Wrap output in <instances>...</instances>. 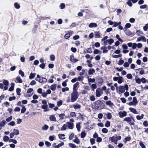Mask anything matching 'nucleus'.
Returning a JSON list of instances; mask_svg holds the SVG:
<instances>
[{
  "label": "nucleus",
  "instance_id": "obj_1",
  "mask_svg": "<svg viewBox=\"0 0 148 148\" xmlns=\"http://www.w3.org/2000/svg\"><path fill=\"white\" fill-rule=\"evenodd\" d=\"M105 105L100 100L95 101L92 105V108L95 110L102 109L105 107Z\"/></svg>",
  "mask_w": 148,
  "mask_h": 148
},
{
  "label": "nucleus",
  "instance_id": "obj_2",
  "mask_svg": "<svg viewBox=\"0 0 148 148\" xmlns=\"http://www.w3.org/2000/svg\"><path fill=\"white\" fill-rule=\"evenodd\" d=\"M35 80L40 83L42 84L46 83L47 81L46 78L42 77L39 75H37V77L36 78Z\"/></svg>",
  "mask_w": 148,
  "mask_h": 148
},
{
  "label": "nucleus",
  "instance_id": "obj_3",
  "mask_svg": "<svg viewBox=\"0 0 148 148\" xmlns=\"http://www.w3.org/2000/svg\"><path fill=\"white\" fill-rule=\"evenodd\" d=\"M78 94L77 91H73L71 95V100L72 102H73L76 100L79 96Z\"/></svg>",
  "mask_w": 148,
  "mask_h": 148
},
{
  "label": "nucleus",
  "instance_id": "obj_4",
  "mask_svg": "<svg viewBox=\"0 0 148 148\" xmlns=\"http://www.w3.org/2000/svg\"><path fill=\"white\" fill-rule=\"evenodd\" d=\"M128 86L127 85L125 84L124 86H120L119 87V94L124 93L125 90L127 91L128 90Z\"/></svg>",
  "mask_w": 148,
  "mask_h": 148
},
{
  "label": "nucleus",
  "instance_id": "obj_5",
  "mask_svg": "<svg viewBox=\"0 0 148 148\" xmlns=\"http://www.w3.org/2000/svg\"><path fill=\"white\" fill-rule=\"evenodd\" d=\"M124 121H127L130 125H133L134 124V120L133 118L132 120L130 117H126L124 119Z\"/></svg>",
  "mask_w": 148,
  "mask_h": 148
},
{
  "label": "nucleus",
  "instance_id": "obj_6",
  "mask_svg": "<svg viewBox=\"0 0 148 148\" xmlns=\"http://www.w3.org/2000/svg\"><path fill=\"white\" fill-rule=\"evenodd\" d=\"M119 114L120 117L123 118L126 116L127 115V114L126 112L125 111H120L119 112Z\"/></svg>",
  "mask_w": 148,
  "mask_h": 148
},
{
  "label": "nucleus",
  "instance_id": "obj_7",
  "mask_svg": "<svg viewBox=\"0 0 148 148\" xmlns=\"http://www.w3.org/2000/svg\"><path fill=\"white\" fill-rule=\"evenodd\" d=\"M72 32L71 31H69L68 33L66 34L64 36V38L66 39H68L72 35Z\"/></svg>",
  "mask_w": 148,
  "mask_h": 148
},
{
  "label": "nucleus",
  "instance_id": "obj_8",
  "mask_svg": "<svg viewBox=\"0 0 148 148\" xmlns=\"http://www.w3.org/2000/svg\"><path fill=\"white\" fill-rule=\"evenodd\" d=\"M66 124L68 125V127L69 129H72L73 127V123L70 122H67Z\"/></svg>",
  "mask_w": 148,
  "mask_h": 148
},
{
  "label": "nucleus",
  "instance_id": "obj_9",
  "mask_svg": "<svg viewBox=\"0 0 148 148\" xmlns=\"http://www.w3.org/2000/svg\"><path fill=\"white\" fill-rule=\"evenodd\" d=\"M97 24L94 23H90L88 25V27L90 28H92L93 27H97Z\"/></svg>",
  "mask_w": 148,
  "mask_h": 148
},
{
  "label": "nucleus",
  "instance_id": "obj_10",
  "mask_svg": "<svg viewBox=\"0 0 148 148\" xmlns=\"http://www.w3.org/2000/svg\"><path fill=\"white\" fill-rule=\"evenodd\" d=\"M79 85V83L78 82H77L73 85V91H77L76 89L77 87Z\"/></svg>",
  "mask_w": 148,
  "mask_h": 148
},
{
  "label": "nucleus",
  "instance_id": "obj_11",
  "mask_svg": "<svg viewBox=\"0 0 148 148\" xmlns=\"http://www.w3.org/2000/svg\"><path fill=\"white\" fill-rule=\"evenodd\" d=\"M106 105L109 106L110 107H112L114 106L113 103L110 101H108L106 102Z\"/></svg>",
  "mask_w": 148,
  "mask_h": 148
},
{
  "label": "nucleus",
  "instance_id": "obj_12",
  "mask_svg": "<svg viewBox=\"0 0 148 148\" xmlns=\"http://www.w3.org/2000/svg\"><path fill=\"white\" fill-rule=\"evenodd\" d=\"M129 110L130 111L133 112L134 114H138V113L137 111L136 110V109L134 108H129Z\"/></svg>",
  "mask_w": 148,
  "mask_h": 148
},
{
  "label": "nucleus",
  "instance_id": "obj_13",
  "mask_svg": "<svg viewBox=\"0 0 148 148\" xmlns=\"http://www.w3.org/2000/svg\"><path fill=\"white\" fill-rule=\"evenodd\" d=\"M49 119L51 121H56V119L54 115H51L49 117Z\"/></svg>",
  "mask_w": 148,
  "mask_h": 148
},
{
  "label": "nucleus",
  "instance_id": "obj_14",
  "mask_svg": "<svg viewBox=\"0 0 148 148\" xmlns=\"http://www.w3.org/2000/svg\"><path fill=\"white\" fill-rule=\"evenodd\" d=\"M14 85L15 84L14 83H12L11 84V86L9 88V91H12L14 90Z\"/></svg>",
  "mask_w": 148,
  "mask_h": 148
},
{
  "label": "nucleus",
  "instance_id": "obj_15",
  "mask_svg": "<svg viewBox=\"0 0 148 148\" xmlns=\"http://www.w3.org/2000/svg\"><path fill=\"white\" fill-rule=\"evenodd\" d=\"M135 79L136 83L140 84L141 82V80L137 76H136L135 77Z\"/></svg>",
  "mask_w": 148,
  "mask_h": 148
},
{
  "label": "nucleus",
  "instance_id": "obj_16",
  "mask_svg": "<svg viewBox=\"0 0 148 148\" xmlns=\"http://www.w3.org/2000/svg\"><path fill=\"white\" fill-rule=\"evenodd\" d=\"M41 107L44 110V112H46L49 111V110L47 109V108H48L47 105H42L41 106Z\"/></svg>",
  "mask_w": 148,
  "mask_h": 148
},
{
  "label": "nucleus",
  "instance_id": "obj_17",
  "mask_svg": "<svg viewBox=\"0 0 148 148\" xmlns=\"http://www.w3.org/2000/svg\"><path fill=\"white\" fill-rule=\"evenodd\" d=\"M59 138L62 140L65 139V135L64 134H59L58 135Z\"/></svg>",
  "mask_w": 148,
  "mask_h": 148
},
{
  "label": "nucleus",
  "instance_id": "obj_18",
  "mask_svg": "<svg viewBox=\"0 0 148 148\" xmlns=\"http://www.w3.org/2000/svg\"><path fill=\"white\" fill-rule=\"evenodd\" d=\"M95 71V70L93 69H90L88 71V74L89 75H92Z\"/></svg>",
  "mask_w": 148,
  "mask_h": 148
},
{
  "label": "nucleus",
  "instance_id": "obj_19",
  "mask_svg": "<svg viewBox=\"0 0 148 148\" xmlns=\"http://www.w3.org/2000/svg\"><path fill=\"white\" fill-rule=\"evenodd\" d=\"M81 106L80 105L78 104L74 105L73 106V108L75 109H80L81 108Z\"/></svg>",
  "mask_w": 148,
  "mask_h": 148
},
{
  "label": "nucleus",
  "instance_id": "obj_20",
  "mask_svg": "<svg viewBox=\"0 0 148 148\" xmlns=\"http://www.w3.org/2000/svg\"><path fill=\"white\" fill-rule=\"evenodd\" d=\"M36 75V73H31L29 76V78L30 79H33Z\"/></svg>",
  "mask_w": 148,
  "mask_h": 148
},
{
  "label": "nucleus",
  "instance_id": "obj_21",
  "mask_svg": "<svg viewBox=\"0 0 148 148\" xmlns=\"http://www.w3.org/2000/svg\"><path fill=\"white\" fill-rule=\"evenodd\" d=\"M16 80L19 83H22L23 82L22 80L21 79V77L20 76H18L16 78Z\"/></svg>",
  "mask_w": 148,
  "mask_h": 148
},
{
  "label": "nucleus",
  "instance_id": "obj_22",
  "mask_svg": "<svg viewBox=\"0 0 148 148\" xmlns=\"http://www.w3.org/2000/svg\"><path fill=\"white\" fill-rule=\"evenodd\" d=\"M67 127V125L66 124L63 125V126L61 128V130L63 131L65 130H66Z\"/></svg>",
  "mask_w": 148,
  "mask_h": 148
},
{
  "label": "nucleus",
  "instance_id": "obj_23",
  "mask_svg": "<svg viewBox=\"0 0 148 148\" xmlns=\"http://www.w3.org/2000/svg\"><path fill=\"white\" fill-rule=\"evenodd\" d=\"M64 143L63 142H62L58 144V145L54 146L55 148H59L61 146L64 145Z\"/></svg>",
  "mask_w": 148,
  "mask_h": 148
},
{
  "label": "nucleus",
  "instance_id": "obj_24",
  "mask_svg": "<svg viewBox=\"0 0 148 148\" xmlns=\"http://www.w3.org/2000/svg\"><path fill=\"white\" fill-rule=\"evenodd\" d=\"M70 60L71 61V62L73 63L76 62H77L78 61V60H77L76 59L74 58L73 56V57H71V58Z\"/></svg>",
  "mask_w": 148,
  "mask_h": 148
},
{
  "label": "nucleus",
  "instance_id": "obj_25",
  "mask_svg": "<svg viewBox=\"0 0 148 148\" xmlns=\"http://www.w3.org/2000/svg\"><path fill=\"white\" fill-rule=\"evenodd\" d=\"M144 114H142L141 116L137 115L136 116V118L137 120H140L142 119H143V118Z\"/></svg>",
  "mask_w": 148,
  "mask_h": 148
},
{
  "label": "nucleus",
  "instance_id": "obj_26",
  "mask_svg": "<svg viewBox=\"0 0 148 148\" xmlns=\"http://www.w3.org/2000/svg\"><path fill=\"white\" fill-rule=\"evenodd\" d=\"M13 131L14 132V133L16 135H18L19 134V131L17 129L16 130L15 129H14L13 130Z\"/></svg>",
  "mask_w": 148,
  "mask_h": 148
},
{
  "label": "nucleus",
  "instance_id": "obj_27",
  "mask_svg": "<svg viewBox=\"0 0 148 148\" xmlns=\"http://www.w3.org/2000/svg\"><path fill=\"white\" fill-rule=\"evenodd\" d=\"M3 83L5 86H8L9 83L8 81L7 80L3 79Z\"/></svg>",
  "mask_w": 148,
  "mask_h": 148
},
{
  "label": "nucleus",
  "instance_id": "obj_28",
  "mask_svg": "<svg viewBox=\"0 0 148 148\" xmlns=\"http://www.w3.org/2000/svg\"><path fill=\"white\" fill-rule=\"evenodd\" d=\"M95 36L96 38H100V34L98 32H95Z\"/></svg>",
  "mask_w": 148,
  "mask_h": 148
},
{
  "label": "nucleus",
  "instance_id": "obj_29",
  "mask_svg": "<svg viewBox=\"0 0 148 148\" xmlns=\"http://www.w3.org/2000/svg\"><path fill=\"white\" fill-rule=\"evenodd\" d=\"M3 140L6 142H7L9 140V137L5 135L3 137Z\"/></svg>",
  "mask_w": 148,
  "mask_h": 148
},
{
  "label": "nucleus",
  "instance_id": "obj_30",
  "mask_svg": "<svg viewBox=\"0 0 148 148\" xmlns=\"http://www.w3.org/2000/svg\"><path fill=\"white\" fill-rule=\"evenodd\" d=\"M56 88V85L53 84L51 86V89L52 91H54Z\"/></svg>",
  "mask_w": 148,
  "mask_h": 148
},
{
  "label": "nucleus",
  "instance_id": "obj_31",
  "mask_svg": "<svg viewBox=\"0 0 148 148\" xmlns=\"http://www.w3.org/2000/svg\"><path fill=\"white\" fill-rule=\"evenodd\" d=\"M123 78L122 77H119L118 80V82L119 84H121L123 82Z\"/></svg>",
  "mask_w": 148,
  "mask_h": 148
},
{
  "label": "nucleus",
  "instance_id": "obj_32",
  "mask_svg": "<svg viewBox=\"0 0 148 148\" xmlns=\"http://www.w3.org/2000/svg\"><path fill=\"white\" fill-rule=\"evenodd\" d=\"M136 33L138 36L140 35V34H143V32L140 30H137Z\"/></svg>",
  "mask_w": 148,
  "mask_h": 148
},
{
  "label": "nucleus",
  "instance_id": "obj_33",
  "mask_svg": "<svg viewBox=\"0 0 148 148\" xmlns=\"http://www.w3.org/2000/svg\"><path fill=\"white\" fill-rule=\"evenodd\" d=\"M6 123V122L5 120H3L2 121L0 122V126L3 127Z\"/></svg>",
  "mask_w": 148,
  "mask_h": 148
},
{
  "label": "nucleus",
  "instance_id": "obj_34",
  "mask_svg": "<svg viewBox=\"0 0 148 148\" xmlns=\"http://www.w3.org/2000/svg\"><path fill=\"white\" fill-rule=\"evenodd\" d=\"M107 41H108V44L110 45H111L112 43H113L114 42V40L111 38L108 40H107Z\"/></svg>",
  "mask_w": 148,
  "mask_h": 148
},
{
  "label": "nucleus",
  "instance_id": "obj_35",
  "mask_svg": "<svg viewBox=\"0 0 148 148\" xmlns=\"http://www.w3.org/2000/svg\"><path fill=\"white\" fill-rule=\"evenodd\" d=\"M133 102L134 103V105H136L138 103V101H137L136 97H134L133 98Z\"/></svg>",
  "mask_w": 148,
  "mask_h": 148
},
{
  "label": "nucleus",
  "instance_id": "obj_36",
  "mask_svg": "<svg viewBox=\"0 0 148 148\" xmlns=\"http://www.w3.org/2000/svg\"><path fill=\"white\" fill-rule=\"evenodd\" d=\"M80 123H78L76 125V127L78 132H79L80 131V129L81 127Z\"/></svg>",
  "mask_w": 148,
  "mask_h": 148
},
{
  "label": "nucleus",
  "instance_id": "obj_37",
  "mask_svg": "<svg viewBox=\"0 0 148 148\" xmlns=\"http://www.w3.org/2000/svg\"><path fill=\"white\" fill-rule=\"evenodd\" d=\"M107 118L108 119H111L112 116L110 113L108 112L107 114Z\"/></svg>",
  "mask_w": 148,
  "mask_h": 148
},
{
  "label": "nucleus",
  "instance_id": "obj_38",
  "mask_svg": "<svg viewBox=\"0 0 148 148\" xmlns=\"http://www.w3.org/2000/svg\"><path fill=\"white\" fill-rule=\"evenodd\" d=\"M105 125L106 127H109L110 126V122L108 121H106Z\"/></svg>",
  "mask_w": 148,
  "mask_h": 148
},
{
  "label": "nucleus",
  "instance_id": "obj_39",
  "mask_svg": "<svg viewBox=\"0 0 148 148\" xmlns=\"http://www.w3.org/2000/svg\"><path fill=\"white\" fill-rule=\"evenodd\" d=\"M88 80L89 82H94L95 81V78L92 79L91 78H88Z\"/></svg>",
  "mask_w": 148,
  "mask_h": 148
},
{
  "label": "nucleus",
  "instance_id": "obj_40",
  "mask_svg": "<svg viewBox=\"0 0 148 148\" xmlns=\"http://www.w3.org/2000/svg\"><path fill=\"white\" fill-rule=\"evenodd\" d=\"M69 147H71L72 148H75L76 147V145L72 143H69Z\"/></svg>",
  "mask_w": 148,
  "mask_h": 148
},
{
  "label": "nucleus",
  "instance_id": "obj_41",
  "mask_svg": "<svg viewBox=\"0 0 148 148\" xmlns=\"http://www.w3.org/2000/svg\"><path fill=\"white\" fill-rule=\"evenodd\" d=\"M91 87L92 90H94V89L97 88V86L95 84H92L91 86Z\"/></svg>",
  "mask_w": 148,
  "mask_h": 148
},
{
  "label": "nucleus",
  "instance_id": "obj_42",
  "mask_svg": "<svg viewBox=\"0 0 148 148\" xmlns=\"http://www.w3.org/2000/svg\"><path fill=\"white\" fill-rule=\"evenodd\" d=\"M70 114L71 117H75L76 116V115L75 114V113L74 112H71L70 113Z\"/></svg>",
  "mask_w": 148,
  "mask_h": 148
},
{
  "label": "nucleus",
  "instance_id": "obj_43",
  "mask_svg": "<svg viewBox=\"0 0 148 148\" xmlns=\"http://www.w3.org/2000/svg\"><path fill=\"white\" fill-rule=\"evenodd\" d=\"M21 91V89L20 88H18L16 89V92L18 95H21L20 92Z\"/></svg>",
  "mask_w": 148,
  "mask_h": 148
},
{
  "label": "nucleus",
  "instance_id": "obj_44",
  "mask_svg": "<svg viewBox=\"0 0 148 148\" xmlns=\"http://www.w3.org/2000/svg\"><path fill=\"white\" fill-rule=\"evenodd\" d=\"M90 99L91 101H94L95 100V98L94 95H92L90 96Z\"/></svg>",
  "mask_w": 148,
  "mask_h": 148
},
{
  "label": "nucleus",
  "instance_id": "obj_45",
  "mask_svg": "<svg viewBox=\"0 0 148 148\" xmlns=\"http://www.w3.org/2000/svg\"><path fill=\"white\" fill-rule=\"evenodd\" d=\"M49 128V127L47 125H45L44 126L42 127V129L43 130H47Z\"/></svg>",
  "mask_w": 148,
  "mask_h": 148
},
{
  "label": "nucleus",
  "instance_id": "obj_46",
  "mask_svg": "<svg viewBox=\"0 0 148 148\" xmlns=\"http://www.w3.org/2000/svg\"><path fill=\"white\" fill-rule=\"evenodd\" d=\"M9 142H12L15 144H16L17 143V141L14 139H10L9 141Z\"/></svg>",
  "mask_w": 148,
  "mask_h": 148
},
{
  "label": "nucleus",
  "instance_id": "obj_47",
  "mask_svg": "<svg viewBox=\"0 0 148 148\" xmlns=\"http://www.w3.org/2000/svg\"><path fill=\"white\" fill-rule=\"evenodd\" d=\"M86 135V134L85 132H82L81 133V137L82 138H84Z\"/></svg>",
  "mask_w": 148,
  "mask_h": 148
},
{
  "label": "nucleus",
  "instance_id": "obj_48",
  "mask_svg": "<svg viewBox=\"0 0 148 148\" xmlns=\"http://www.w3.org/2000/svg\"><path fill=\"white\" fill-rule=\"evenodd\" d=\"M96 96L98 97H99L101 95V94H100V93L99 90L97 89L96 90Z\"/></svg>",
  "mask_w": 148,
  "mask_h": 148
},
{
  "label": "nucleus",
  "instance_id": "obj_49",
  "mask_svg": "<svg viewBox=\"0 0 148 148\" xmlns=\"http://www.w3.org/2000/svg\"><path fill=\"white\" fill-rule=\"evenodd\" d=\"M126 77L128 79H132V75L131 73H129L127 75Z\"/></svg>",
  "mask_w": 148,
  "mask_h": 148
},
{
  "label": "nucleus",
  "instance_id": "obj_50",
  "mask_svg": "<svg viewBox=\"0 0 148 148\" xmlns=\"http://www.w3.org/2000/svg\"><path fill=\"white\" fill-rule=\"evenodd\" d=\"M116 137L114 136H113L110 138V140L112 142H114V141L116 140Z\"/></svg>",
  "mask_w": 148,
  "mask_h": 148
},
{
  "label": "nucleus",
  "instance_id": "obj_51",
  "mask_svg": "<svg viewBox=\"0 0 148 148\" xmlns=\"http://www.w3.org/2000/svg\"><path fill=\"white\" fill-rule=\"evenodd\" d=\"M15 7L17 9H19L20 8V6L18 3H15L14 4Z\"/></svg>",
  "mask_w": 148,
  "mask_h": 148
},
{
  "label": "nucleus",
  "instance_id": "obj_52",
  "mask_svg": "<svg viewBox=\"0 0 148 148\" xmlns=\"http://www.w3.org/2000/svg\"><path fill=\"white\" fill-rule=\"evenodd\" d=\"M148 29V23L146 24L143 27V29L145 31H147Z\"/></svg>",
  "mask_w": 148,
  "mask_h": 148
},
{
  "label": "nucleus",
  "instance_id": "obj_53",
  "mask_svg": "<svg viewBox=\"0 0 148 148\" xmlns=\"http://www.w3.org/2000/svg\"><path fill=\"white\" fill-rule=\"evenodd\" d=\"M19 73L23 77H24V76L25 74L21 70H19Z\"/></svg>",
  "mask_w": 148,
  "mask_h": 148
},
{
  "label": "nucleus",
  "instance_id": "obj_54",
  "mask_svg": "<svg viewBox=\"0 0 148 148\" xmlns=\"http://www.w3.org/2000/svg\"><path fill=\"white\" fill-rule=\"evenodd\" d=\"M26 108L24 106H23L21 110V113H24L26 111Z\"/></svg>",
  "mask_w": 148,
  "mask_h": 148
},
{
  "label": "nucleus",
  "instance_id": "obj_55",
  "mask_svg": "<svg viewBox=\"0 0 148 148\" xmlns=\"http://www.w3.org/2000/svg\"><path fill=\"white\" fill-rule=\"evenodd\" d=\"M79 115L77 117V118L79 119H82V120H83V119H84L83 115L80 113H79Z\"/></svg>",
  "mask_w": 148,
  "mask_h": 148
},
{
  "label": "nucleus",
  "instance_id": "obj_56",
  "mask_svg": "<svg viewBox=\"0 0 148 148\" xmlns=\"http://www.w3.org/2000/svg\"><path fill=\"white\" fill-rule=\"evenodd\" d=\"M92 52V51L90 48H88L86 51L85 52V53H91Z\"/></svg>",
  "mask_w": 148,
  "mask_h": 148
},
{
  "label": "nucleus",
  "instance_id": "obj_57",
  "mask_svg": "<svg viewBox=\"0 0 148 148\" xmlns=\"http://www.w3.org/2000/svg\"><path fill=\"white\" fill-rule=\"evenodd\" d=\"M107 47H104L103 48V53H106L108 52V51L107 49Z\"/></svg>",
  "mask_w": 148,
  "mask_h": 148
},
{
  "label": "nucleus",
  "instance_id": "obj_58",
  "mask_svg": "<svg viewBox=\"0 0 148 148\" xmlns=\"http://www.w3.org/2000/svg\"><path fill=\"white\" fill-rule=\"evenodd\" d=\"M102 132L104 133H106L108 132V130L106 128H103L102 130Z\"/></svg>",
  "mask_w": 148,
  "mask_h": 148
},
{
  "label": "nucleus",
  "instance_id": "obj_59",
  "mask_svg": "<svg viewBox=\"0 0 148 148\" xmlns=\"http://www.w3.org/2000/svg\"><path fill=\"white\" fill-rule=\"evenodd\" d=\"M139 145L142 148H145V146L142 141H140L139 143Z\"/></svg>",
  "mask_w": 148,
  "mask_h": 148
},
{
  "label": "nucleus",
  "instance_id": "obj_60",
  "mask_svg": "<svg viewBox=\"0 0 148 148\" xmlns=\"http://www.w3.org/2000/svg\"><path fill=\"white\" fill-rule=\"evenodd\" d=\"M65 7V5L64 3H62L60 5V8L62 9H64Z\"/></svg>",
  "mask_w": 148,
  "mask_h": 148
},
{
  "label": "nucleus",
  "instance_id": "obj_61",
  "mask_svg": "<svg viewBox=\"0 0 148 148\" xmlns=\"http://www.w3.org/2000/svg\"><path fill=\"white\" fill-rule=\"evenodd\" d=\"M62 104V100H60L59 101L57 102V106L59 107Z\"/></svg>",
  "mask_w": 148,
  "mask_h": 148
},
{
  "label": "nucleus",
  "instance_id": "obj_62",
  "mask_svg": "<svg viewBox=\"0 0 148 148\" xmlns=\"http://www.w3.org/2000/svg\"><path fill=\"white\" fill-rule=\"evenodd\" d=\"M15 123L14 121H12L8 124L9 125L13 126L15 125Z\"/></svg>",
  "mask_w": 148,
  "mask_h": 148
},
{
  "label": "nucleus",
  "instance_id": "obj_63",
  "mask_svg": "<svg viewBox=\"0 0 148 148\" xmlns=\"http://www.w3.org/2000/svg\"><path fill=\"white\" fill-rule=\"evenodd\" d=\"M50 58L52 61H53L55 60V56L53 55H51L50 56Z\"/></svg>",
  "mask_w": 148,
  "mask_h": 148
},
{
  "label": "nucleus",
  "instance_id": "obj_64",
  "mask_svg": "<svg viewBox=\"0 0 148 148\" xmlns=\"http://www.w3.org/2000/svg\"><path fill=\"white\" fill-rule=\"evenodd\" d=\"M45 64L44 63H43L41 64L39 66L40 67V68H41V69H43L45 68Z\"/></svg>",
  "mask_w": 148,
  "mask_h": 148
}]
</instances>
